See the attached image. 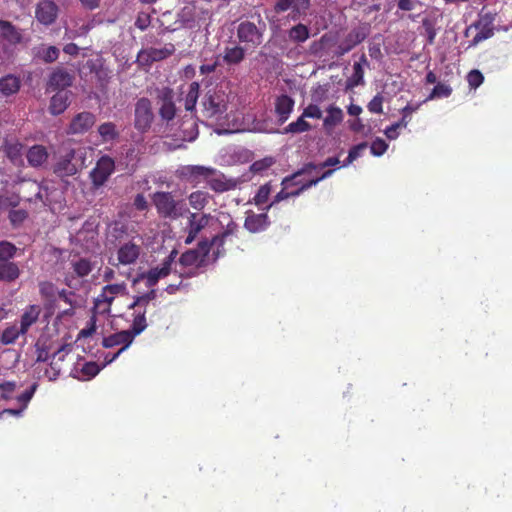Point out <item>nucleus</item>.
I'll return each instance as SVG.
<instances>
[{
    "label": "nucleus",
    "mask_w": 512,
    "mask_h": 512,
    "mask_svg": "<svg viewBox=\"0 0 512 512\" xmlns=\"http://www.w3.org/2000/svg\"><path fill=\"white\" fill-rule=\"evenodd\" d=\"M177 108L173 100V91L166 89L161 96L159 116L165 122L172 121L176 116Z\"/></svg>",
    "instance_id": "obj_25"
},
{
    "label": "nucleus",
    "mask_w": 512,
    "mask_h": 512,
    "mask_svg": "<svg viewBox=\"0 0 512 512\" xmlns=\"http://www.w3.org/2000/svg\"><path fill=\"white\" fill-rule=\"evenodd\" d=\"M0 36L11 45L21 43L23 39L20 30L7 20H0Z\"/></svg>",
    "instance_id": "obj_29"
},
{
    "label": "nucleus",
    "mask_w": 512,
    "mask_h": 512,
    "mask_svg": "<svg viewBox=\"0 0 512 512\" xmlns=\"http://www.w3.org/2000/svg\"><path fill=\"white\" fill-rule=\"evenodd\" d=\"M388 149V144L382 138H376L370 146L371 154L374 156H382Z\"/></svg>",
    "instance_id": "obj_55"
},
{
    "label": "nucleus",
    "mask_w": 512,
    "mask_h": 512,
    "mask_svg": "<svg viewBox=\"0 0 512 512\" xmlns=\"http://www.w3.org/2000/svg\"><path fill=\"white\" fill-rule=\"evenodd\" d=\"M98 133L102 139V142H111L119 137L117 127L113 122L102 123L98 127Z\"/></svg>",
    "instance_id": "obj_43"
},
{
    "label": "nucleus",
    "mask_w": 512,
    "mask_h": 512,
    "mask_svg": "<svg viewBox=\"0 0 512 512\" xmlns=\"http://www.w3.org/2000/svg\"><path fill=\"white\" fill-rule=\"evenodd\" d=\"M422 24H423V27L425 29V33L427 36V42H428V44L431 45L434 43L435 37H436V29L434 27V24L428 19H424Z\"/></svg>",
    "instance_id": "obj_60"
},
{
    "label": "nucleus",
    "mask_w": 512,
    "mask_h": 512,
    "mask_svg": "<svg viewBox=\"0 0 512 512\" xmlns=\"http://www.w3.org/2000/svg\"><path fill=\"white\" fill-rule=\"evenodd\" d=\"M70 91H58L52 96L49 106V111L52 115L62 114L70 103Z\"/></svg>",
    "instance_id": "obj_31"
},
{
    "label": "nucleus",
    "mask_w": 512,
    "mask_h": 512,
    "mask_svg": "<svg viewBox=\"0 0 512 512\" xmlns=\"http://www.w3.org/2000/svg\"><path fill=\"white\" fill-rule=\"evenodd\" d=\"M467 81L470 88L476 89L483 83L484 76L479 70L474 69L467 74Z\"/></svg>",
    "instance_id": "obj_56"
},
{
    "label": "nucleus",
    "mask_w": 512,
    "mask_h": 512,
    "mask_svg": "<svg viewBox=\"0 0 512 512\" xmlns=\"http://www.w3.org/2000/svg\"><path fill=\"white\" fill-rule=\"evenodd\" d=\"M22 86V81L19 76L14 74H7L0 77V94L3 97H11L16 95Z\"/></svg>",
    "instance_id": "obj_27"
},
{
    "label": "nucleus",
    "mask_w": 512,
    "mask_h": 512,
    "mask_svg": "<svg viewBox=\"0 0 512 512\" xmlns=\"http://www.w3.org/2000/svg\"><path fill=\"white\" fill-rule=\"evenodd\" d=\"M142 248L141 245L133 240H129L120 244L116 252V262L113 258H109V264L114 267L133 265L137 262Z\"/></svg>",
    "instance_id": "obj_8"
},
{
    "label": "nucleus",
    "mask_w": 512,
    "mask_h": 512,
    "mask_svg": "<svg viewBox=\"0 0 512 512\" xmlns=\"http://www.w3.org/2000/svg\"><path fill=\"white\" fill-rule=\"evenodd\" d=\"M271 191L272 187L270 183H265L264 185H261L253 198L254 203L258 206L265 204L269 199Z\"/></svg>",
    "instance_id": "obj_52"
},
{
    "label": "nucleus",
    "mask_w": 512,
    "mask_h": 512,
    "mask_svg": "<svg viewBox=\"0 0 512 512\" xmlns=\"http://www.w3.org/2000/svg\"><path fill=\"white\" fill-rule=\"evenodd\" d=\"M172 255H170L161 265V267H155L150 269L147 273L142 274L140 278L146 280V286L148 288L154 287L159 279L169 275L171 271Z\"/></svg>",
    "instance_id": "obj_23"
},
{
    "label": "nucleus",
    "mask_w": 512,
    "mask_h": 512,
    "mask_svg": "<svg viewBox=\"0 0 512 512\" xmlns=\"http://www.w3.org/2000/svg\"><path fill=\"white\" fill-rule=\"evenodd\" d=\"M96 122V117L91 112H81L73 117L71 120L68 133L70 134H84L93 127Z\"/></svg>",
    "instance_id": "obj_21"
},
{
    "label": "nucleus",
    "mask_w": 512,
    "mask_h": 512,
    "mask_svg": "<svg viewBox=\"0 0 512 512\" xmlns=\"http://www.w3.org/2000/svg\"><path fill=\"white\" fill-rule=\"evenodd\" d=\"M368 147V144L366 142L359 143L355 146H353L349 152L348 156L346 158V161L344 162L343 166H347L351 164L353 161H355L358 157L361 156L362 152L366 150Z\"/></svg>",
    "instance_id": "obj_53"
},
{
    "label": "nucleus",
    "mask_w": 512,
    "mask_h": 512,
    "mask_svg": "<svg viewBox=\"0 0 512 512\" xmlns=\"http://www.w3.org/2000/svg\"><path fill=\"white\" fill-rule=\"evenodd\" d=\"M37 387H38V384L37 383H34L30 386L29 389H27L26 391H24L22 394H20L18 397H17V400L18 402H20L22 404V407L24 409H26L28 403L30 402V400L32 399L34 393L36 392L37 390Z\"/></svg>",
    "instance_id": "obj_58"
},
{
    "label": "nucleus",
    "mask_w": 512,
    "mask_h": 512,
    "mask_svg": "<svg viewBox=\"0 0 512 512\" xmlns=\"http://www.w3.org/2000/svg\"><path fill=\"white\" fill-rule=\"evenodd\" d=\"M270 225V220L267 211L260 214L250 213L247 214L244 227L251 233H258L266 230Z\"/></svg>",
    "instance_id": "obj_26"
},
{
    "label": "nucleus",
    "mask_w": 512,
    "mask_h": 512,
    "mask_svg": "<svg viewBox=\"0 0 512 512\" xmlns=\"http://www.w3.org/2000/svg\"><path fill=\"white\" fill-rule=\"evenodd\" d=\"M23 145L18 142H6L4 145V152L9 159L16 161L22 155Z\"/></svg>",
    "instance_id": "obj_50"
},
{
    "label": "nucleus",
    "mask_w": 512,
    "mask_h": 512,
    "mask_svg": "<svg viewBox=\"0 0 512 512\" xmlns=\"http://www.w3.org/2000/svg\"><path fill=\"white\" fill-rule=\"evenodd\" d=\"M362 64L368 65L367 58L365 54L360 57V62H355L353 64V73L347 79L346 87L352 89L354 87L360 86L364 84V69Z\"/></svg>",
    "instance_id": "obj_32"
},
{
    "label": "nucleus",
    "mask_w": 512,
    "mask_h": 512,
    "mask_svg": "<svg viewBox=\"0 0 512 512\" xmlns=\"http://www.w3.org/2000/svg\"><path fill=\"white\" fill-rule=\"evenodd\" d=\"M59 7L52 0H41L35 7V18L44 26H50L58 18Z\"/></svg>",
    "instance_id": "obj_14"
},
{
    "label": "nucleus",
    "mask_w": 512,
    "mask_h": 512,
    "mask_svg": "<svg viewBox=\"0 0 512 512\" xmlns=\"http://www.w3.org/2000/svg\"><path fill=\"white\" fill-rule=\"evenodd\" d=\"M34 347L36 355L35 363L47 362L51 359L53 353L51 344L47 343L46 341H37Z\"/></svg>",
    "instance_id": "obj_44"
},
{
    "label": "nucleus",
    "mask_w": 512,
    "mask_h": 512,
    "mask_svg": "<svg viewBox=\"0 0 512 512\" xmlns=\"http://www.w3.org/2000/svg\"><path fill=\"white\" fill-rule=\"evenodd\" d=\"M205 182L211 190L217 193H223L236 187L235 180L227 179L222 172L212 167L210 168V172L207 174Z\"/></svg>",
    "instance_id": "obj_17"
},
{
    "label": "nucleus",
    "mask_w": 512,
    "mask_h": 512,
    "mask_svg": "<svg viewBox=\"0 0 512 512\" xmlns=\"http://www.w3.org/2000/svg\"><path fill=\"white\" fill-rule=\"evenodd\" d=\"M38 56L45 63L55 62L59 57V49L56 46H48L42 48L41 51L38 52Z\"/></svg>",
    "instance_id": "obj_51"
},
{
    "label": "nucleus",
    "mask_w": 512,
    "mask_h": 512,
    "mask_svg": "<svg viewBox=\"0 0 512 512\" xmlns=\"http://www.w3.org/2000/svg\"><path fill=\"white\" fill-rule=\"evenodd\" d=\"M305 118L306 117H303V114H301L296 121L291 122L284 128V133L299 134L310 131L312 126L305 120Z\"/></svg>",
    "instance_id": "obj_45"
},
{
    "label": "nucleus",
    "mask_w": 512,
    "mask_h": 512,
    "mask_svg": "<svg viewBox=\"0 0 512 512\" xmlns=\"http://www.w3.org/2000/svg\"><path fill=\"white\" fill-rule=\"evenodd\" d=\"M142 296L136 295L133 296V302L128 306V309L133 310L132 321H136L138 317H141L144 322V330L147 328V321H146V309L149 303L147 301L141 302Z\"/></svg>",
    "instance_id": "obj_41"
},
{
    "label": "nucleus",
    "mask_w": 512,
    "mask_h": 512,
    "mask_svg": "<svg viewBox=\"0 0 512 512\" xmlns=\"http://www.w3.org/2000/svg\"><path fill=\"white\" fill-rule=\"evenodd\" d=\"M237 38L248 48H256L263 41V30L251 21H242L237 27Z\"/></svg>",
    "instance_id": "obj_9"
},
{
    "label": "nucleus",
    "mask_w": 512,
    "mask_h": 512,
    "mask_svg": "<svg viewBox=\"0 0 512 512\" xmlns=\"http://www.w3.org/2000/svg\"><path fill=\"white\" fill-rule=\"evenodd\" d=\"M70 351L71 346L69 344H63L56 350H53L49 368H47L44 373L49 381H55L60 376L63 369V362Z\"/></svg>",
    "instance_id": "obj_13"
},
{
    "label": "nucleus",
    "mask_w": 512,
    "mask_h": 512,
    "mask_svg": "<svg viewBox=\"0 0 512 512\" xmlns=\"http://www.w3.org/2000/svg\"><path fill=\"white\" fill-rule=\"evenodd\" d=\"M133 205L139 211H144L148 208V202L143 194H137L135 196Z\"/></svg>",
    "instance_id": "obj_63"
},
{
    "label": "nucleus",
    "mask_w": 512,
    "mask_h": 512,
    "mask_svg": "<svg viewBox=\"0 0 512 512\" xmlns=\"http://www.w3.org/2000/svg\"><path fill=\"white\" fill-rule=\"evenodd\" d=\"M496 16L497 14L495 12L486 11V6L481 9L478 14V20L472 23L465 31V36H468V33L472 28L478 30L477 34L470 42V47L477 46L479 43L494 35V22L496 20Z\"/></svg>",
    "instance_id": "obj_4"
},
{
    "label": "nucleus",
    "mask_w": 512,
    "mask_h": 512,
    "mask_svg": "<svg viewBox=\"0 0 512 512\" xmlns=\"http://www.w3.org/2000/svg\"><path fill=\"white\" fill-rule=\"evenodd\" d=\"M333 172L334 170L332 169L326 170L320 177L304 182L296 190L288 191L290 188H286L284 185H282V190L274 196L273 201L268 206H266L265 210L268 211L273 205L279 203L282 200L288 199L290 197L299 196L303 191L309 189L312 186H315L323 179L330 177L333 174Z\"/></svg>",
    "instance_id": "obj_11"
},
{
    "label": "nucleus",
    "mask_w": 512,
    "mask_h": 512,
    "mask_svg": "<svg viewBox=\"0 0 512 512\" xmlns=\"http://www.w3.org/2000/svg\"><path fill=\"white\" fill-rule=\"evenodd\" d=\"M26 217L27 213L23 210H13L9 215V218L13 224L21 223Z\"/></svg>",
    "instance_id": "obj_64"
},
{
    "label": "nucleus",
    "mask_w": 512,
    "mask_h": 512,
    "mask_svg": "<svg viewBox=\"0 0 512 512\" xmlns=\"http://www.w3.org/2000/svg\"><path fill=\"white\" fill-rule=\"evenodd\" d=\"M294 105V100L286 94H282L276 98L275 113L278 117V121L281 124L288 120L290 114L293 111Z\"/></svg>",
    "instance_id": "obj_28"
},
{
    "label": "nucleus",
    "mask_w": 512,
    "mask_h": 512,
    "mask_svg": "<svg viewBox=\"0 0 512 512\" xmlns=\"http://www.w3.org/2000/svg\"><path fill=\"white\" fill-rule=\"evenodd\" d=\"M370 27L368 24H362L357 28L352 29L344 38L349 46L353 49L358 44L362 43L369 35Z\"/></svg>",
    "instance_id": "obj_35"
},
{
    "label": "nucleus",
    "mask_w": 512,
    "mask_h": 512,
    "mask_svg": "<svg viewBox=\"0 0 512 512\" xmlns=\"http://www.w3.org/2000/svg\"><path fill=\"white\" fill-rule=\"evenodd\" d=\"M203 261L198 250H188L179 258V263L185 267H198Z\"/></svg>",
    "instance_id": "obj_46"
},
{
    "label": "nucleus",
    "mask_w": 512,
    "mask_h": 512,
    "mask_svg": "<svg viewBox=\"0 0 512 512\" xmlns=\"http://www.w3.org/2000/svg\"><path fill=\"white\" fill-rule=\"evenodd\" d=\"M21 275L18 263L14 261L0 262V281L10 284L15 282Z\"/></svg>",
    "instance_id": "obj_30"
},
{
    "label": "nucleus",
    "mask_w": 512,
    "mask_h": 512,
    "mask_svg": "<svg viewBox=\"0 0 512 512\" xmlns=\"http://www.w3.org/2000/svg\"><path fill=\"white\" fill-rule=\"evenodd\" d=\"M41 313L42 308L38 304H30L26 306L19 319L21 331H24L27 334L30 328L39 321Z\"/></svg>",
    "instance_id": "obj_24"
},
{
    "label": "nucleus",
    "mask_w": 512,
    "mask_h": 512,
    "mask_svg": "<svg viewBox=\"0 0 512 512\" xmlns=\"http://www.w3.org/2000/svg\"><path fill=\"white\" fill-rule=\"evenodd\" d=\"M189 205L196 211L203 210L209 203L211 196L208 192L197 190L187 197Z\"/></svg>",
    "instance_id": "obj_37"
},
{
    "label": "nucleus",
    "mask_w": 512,
    "mask_h": 512,
    "mask_svg": "<svg viewBox=\"0 0 512 512\" xmlns=\"http://www.w3.org/2000/svg\"><path fill=\"white\" fill-rule=\"evenodd\" d=\"M143 331V319L138 317L136 321H132L131 328L129 330H122L105 337L102 342V345L105 348H112L118 345H122L118 352L112 355V359H110L109 362H113L124 350L130 346L134 338L141 334Z\"/></svg>",
    "instance_id": "obj_2"
},
{
    "label": "nucleus",
    "mask_w": 512,
    "mask_h": 512,
    "mask_svg": "<svg viewBox=\"0 0 512 512\" xmlns=\"http://www.w3.org/2000/svg\"><path fill=\"white\" fill-rule=\"evenodd\" d=\"M310 6V0H278L275 3L274 10L276 13H283L291 9V17L296 20L305 16Z\"/></svg>",
    "instance_id": "obj_15"
},
{
    "label": "nucleus",
    "mask_w": 512,
    "mask_h": 512,
    "mask_svg": "<svg viewBox=\"0 0 512 512\" xmlns=\"http://www.w3.org/2000/svg\"><path fill=\"white\" fill-rule=\"evenodd\" d=\"M320 169L319 164H314L312 162L304 164V166L297 172H295L291 176H287L282 180V185L286 188H291L292 186H301L303 184L298 180V177L302 174L310 173L312 170Z\"/></svg>",
    "instance_id": "obj_36"
},
{
    "label": "nucleus",
    "mask_w": 512,
    "mask_h": 512,
    "mask_svg": "<svg viewBox=\"0 0 512 512\" xmlns=\"http://www.w3.org/2000/svg\"><path fill=\"white\" fill-rule=\"evenodd\" d=\"M74 158H75V150L74 149L68 150L55 163V165L53 167V172L60 178H65V177L75 175L77 173V167L73 163Z\"/></svg>",
    "instance_id": "obj_22"
},
{
    "label": "nucleus",
    "mask_w": 512,
    "mask_h": 512,
    "mask_svg": "<svg viewBox=\"0 0 512 512\" xmlns=\"http://www.w3.org/2000/svg\"><path fill=\"white\" fill-rule=\"evenodd\" d=\"M383 96L381 94L375 95L368 103L367 108L371 113L382 114L383 113Z\"/></svg>",
    "instance_id": "obj_57"
},
{
    "label": "nucleus",
    "mask_w": 512,
    "mask_h": 512,
    "mask_svg": "<svg viewBox=\"0 0 512 512\" xmlns=\"http://www.w3.org/2000/svg\"><path fill=\"white\" fill-rule=\"evenodd\" d=\"M26 157L30 166L39 167L47 162L48 152L43 145H34L29 148Z\"/></svg>",
    "instance_id": "obj_33"
},
{
    "label": "nucleus",
    "mask_w": 512,
    "mask_h": 512,
    "mask_svg": "<svg viewBox=\"0 0 512 512\" xmlns=\"http://www.w3.org/2000/svg\"><path fill=\"white\" fill-rule=\"evenodd\" d=\"M302 114L303 117L313 119H321L323 116L320 107L316 104H309L307 107L304 108Z\"/></svg>",
    "instance_id": "obj_59"
},
{
    "label": "nucleus",
    "mask_w": 512,
    "mask_h": 512,
    "mask_svg": "<svg viewBox=\"0 0 512 512\" xmlns=\"http://www.w3.org/2000/svg\"><path fill=\"white\" fill-rule=\"evenodd\" d=\"M200 84L198 82H192L189 84L188 92L185 97V109L186 111H195L196 104L199 98Z\"/></svg>",
    "instance_id": "obj_42"
},
{
    "label": "nucleus",
    "mask_w": 512,
    "mask_h": 512,
    "mask_svg": "<svg viewBox=\"0 0 512 512\" xmlns=\"http://www.w3.org/2000/svg\"><path fill=\"white\" fill-rule=\"evenodd\" d=\"M245 58V49L241 46L226 47L223 54V61L227 65H237Z\"/></svg>",
    "instance_id": "obj_39"
},
{
    "label": "nucleus",
    "mask_w": 512,
    "mask_h": 512,
    "mask_svg": "<svg viewBox=\"0 0 512 512\" xmlns=\"http://www.w3.org/2000/svg\"><path fill=\"white\" fill-rule=\"evenodd\" d=\"M20 336H26V333L21 331L20 326L14 323L7 326L1 332L0 342L3 345H11L14 344Z\"/></svg>",
    "instance_id": "obj_40"
},
{
    "label": "nucleus",
    "mask_w": 512,
    "mask_h": 512,
    "mask_svg": "<svg viewBox=\"0 0 512 512\" xmlns=\"http://www.w3.org/2000/svg\"><path fill=\"white\" fill-rule=\"evenodd\" d=\"M288 37L291 42L302 44L310 37L309 28L305 24L298 23L288 30Z\"/></svg>",
    "instance_id": "obj_38"
},
{
    "label": "nucleus",
    "mask_w": 512,
    "mask_h": 512,
    "mask_svg": "<svg viewBox=\"0 0 512 512\" xmlns=\"http://www.w3.org/2000/svg\"><path fill=\"white\" fill-rule=\"evenodd\" d=\"M272 163H273L272 159H269V158L255 161L251 165V171H253L255 173L261 172V171L269 168L272 165Z\"/></svg>",
    "instance_id": "obj_62"
},
{
    "label": "nucleus",
    "mask_w": 512,
    "mask_h": 512,
    "mask_svg": "<svg viewBox=\"0 0 512 512\" xmlns=\"http://www.w3.org/2000/svg\"><path fill=\"white\" fill-rule=\"evenodd\" d=\"M327 115L323 119V127L326 131L332 130L335 126L339 125L344 118V114L341 108L330 105L326 109Z\"/></svg>",
    "instance_id": "obj_34"
},
{
    "label": "nucleus",
    "mask_w": 512,
    "mask_h": 512,
    "mask_svg": "<svg viewBox=\"0 0 512 512\" xmlns=\"http://www.w3.org/2000/svg\"><path fill=\"white\" fill-rule=\"evenodd\" d=\"M151 200L157 214L163 219L178 220L188 212L184 200L176 199L172 192L156 191L151 195Z\"/></svg>",
    "instance_id": "obj_1"
},
{
    "label": "nucleus",
    "mask_w": 512,
    "mask_h": 512,
    "mask_svg": "<svg viewBox=\"0 0 512 512\" xmlns=\"http://www.w3.org/2000/svg\"><path fill=\"white\" fill-rule=\"evenodd\" d=\"M18 248L9 241H0V262L13 261L16 257Z\"/></svg>",
    "instance_id": "obj_48"
},
{
    "label": "nucleus",
    "mask_w": 512,
    "mask_h": 512,
    "mask_svg": "<svg viewBox=\"0 0 512 512\" xmlns=\"http://www.w3.org/2000/svg\"><path fill=\"white\" fill-rule=\"evenodd\" d=\"M202 113L209 119H221L227 112L228 96L222 90L209 89L201 102Z\"/></svg>",
    "instance_id": "obj_3"
},
{
    "label": "nucleus",
    "mask_w": 512,
    "mask_h": 512,
    "mask_svg": "<svg viewBox=\"0 0 512 512\" xmlns=\"http://www.w3.org/2000/svg\"><path fill=\"white\" fill-rule=\"evenodd\" d=\"M187 213L188 217L185 227L187 236L185 239V243L190 244L197 238L198 234L208 225L209 220L211 219V214H198L195 212H190L189 210Z\"/></svg>",
    "instance_id": "obj_12"
},
{
    "label": "nucleus",
    "mask_w": 512,
    "mask_h": 512,
    "mask_svg": "<svg viewBox=\"0 0 512 512\" xmlns=\"http://www.w3.org/2000/svg\"><path fill=\"white\" fill-rule=\"evenodd\" d=\"M175 50L172 43H167L162 48L149 47L140 51L139 58L145 63L158 62L173 55Z\"/></svg>",
    "instance_id": "obj_20"
},
{
    "label": "nucleus",
    "mask_w": 512,
    "mask_h": 512,
    "mask_svg": "<svg viewBox=\"0 0 512 512\" xmlns=\"http://www.w3.org/2000/svg\"><path fill=\"white\" fill-rule=\"evenodd\" d=\"M17 388L16 382L14 381H5L0 383V399L2 400H10L13 398V393Z\"/></svg>",
    "instance_id": "obj_54"
},
{
    "label": "nucleus",
    "mask_w": 512,
    "mask_h": 512,
    "mask_svg": "<svg viewBox=\"0 0 512 512\" xmlns=\"http://www.w3.org/2000/svg\"><path fill=\"white\" fill-rule=\"evenodd\" d=\"M40 296L49 302L56 300L57 288L54 283L50 281H40L38 284Z\"/></svg>",
    "instance_id": "obj_47"
},
{
    "label": "nucleus",
    "mask_w": 512,
    "mask_h": 512,
    "mask_svg": "<svg viewBox=\"0 0 512 512\" xmlns=\"http://www.w3.org/2000/svg\"><path fill=\"white\" fill-rule=\"evenodd\" d=\"M74 76L65 68L57 67L50 74L47 82V91H66L73 83Z\"/></svg>",
    "instance_id": "obj_18"
},
{
    "label": "nucleus",
    "mask_w": 512,
    "mask_h": 512,
    "mask_svg": "<svg viewBox=\"0 0 512 512\" xmlns=\"http://www.w3.org/2000/svg\"><path fill=\"white\" fill-rule=\"evenodd\" d=\"M126 294L127 285L125 282L107 284L102 287L100 294L94 299L93 309L99 314H109L115 298Z\"/></svg>",
    "instance_id": "obj_5"
},
{
    "label": "nucleus",
    "mask_w": 512,
    "mask_h": 512,
    "mask_svg": "<svg viewBox=\"0 0 512 512\" xmlns=\"http://www.w3.org/2000/svg\"><path fill=\"white\" fill-rule=\"evenodd\" d=\"M153 121L151 100L146 97L139 98L134 105V128L144 134L150 130Z\"/></svg>",
    "instance_id": "obj_6"
},
{
    "label": "nucleus",
    "mask_w": 512,
    "mask_h": 512,
    "mask_svg": "<svg viewBox=\"0 0 512 512\" xmlns=\"http://www.w3.org/2000/svg\"><path fill=\"white\" fill-rule=\"evenodd\" d=\"M237 224L234 223L233 221H231L230 223H228L226 229L219 235H216L215 237L212 238L211 241H208V240H202L199 242L198 244V248L199 250L202 252V256L201 258L204 260V258L208 255L209 251H210V248L212 246H216L217 247V256L221 253L220 251V247H223V244H224V241L225 239L230 236V235H233L236 231H237Z\"/></svg>",
    "instance_id": "obj_16"
},
{
    "label": "nucleus",
    "mask_w": 512,
    "mask_h": 512,
    "mask_svg": "<svg viewBox=\"0 0 512 512\" xmlns=\"http://www.w3.org/2000/svg\"><path fill=\"white\" fill-rule=\"evenodd\" d=\"M211 167L202 165H185L177 170L178 176L194 185L199 184L201 181H205L207 174L210 172Z\"/></svg>",
    "instance_id": "obj_19"
},
{
    "label": "nucleus",
    "mask_w": 512,
    "mask_h": 512,
    "mask_svg": "<svg viewBox=\"0 0 512 512\" xmlns=\"http://www.w3.org/2000/svg\"><path fill=\"white\" fill-rule=\"evenodd\" d=\"M100 371L99 366L95 362H87L83 365L81 372L88 378L95 377Z\"/></svg>",
    "instance_id": "obj_61"
},
{
    "label": "nucleus",
    "mask_w": 512,
    "mask_h": 512,
    "mask_svg": "<svg viewBox=\"0 0 512 512\" xmlns=\"http://www.w3.org/2000/svg\"><path fill=\"white\" fill-rule=\"evenodd\" d=\"M114 170L115 162L110 156L104 155L100 157V159L96 162L95 167L90 172V179L93 187L98 189L103 186L112 175Z\"/></svg>",
    "instance_id": "obj_10"
},
{
    "label": "nucleus",
    "mask_w": 512,
    "mask_h": 512,
    "mask_svg": "<svg viewBox=\"0 0 512 512\" xmlns=\"http://www.w3.org/2000/svg\"><path fill=\"white\" fill-rule=\"evenodd\" d=\"M95 262L90 258L75 256L70 261L71 272L65 277V283L68 287L75 286L74 281L77 279H85L95 268Z\"/></svg>",
    "instance_id": "obj_7"
},
{
    "label": "nucleus",
    "mask_w": 512,
    "mask_h": 512,
    "mask_svg": "<svg viewBox=\"0 0 512 512\" xmlns=\"http://www.w3.org/2000/svg\"><path fill=\"white\" fill-rule=\"evenodd\" d=\"M452 91L453 90L450 85L442 83V82H438L435 85V87L432 89L431 93L428 95V97L425 99L424 102L431 101L434 99H439V98H447V97L451 96Z\"/></svg>",
    "instance_id": "obj_49"
}]
</instances>
